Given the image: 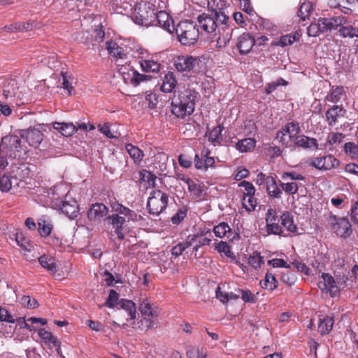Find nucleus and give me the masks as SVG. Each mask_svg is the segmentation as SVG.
Here are the masks:
<instances>
[{
    "instance_id": "obj_9",
    "label": "nucleus",
    "mask_w": 358,
    "mask_h": 358,
    "mask_svg": "<svg viewBox=\"0 0 358 358\" xmlns=\"http://www.w3.org/2000/svg\"><path fill=\"white\" fill-rule=\"evenodd\" d=\"M196 64H198L197 59L188 55L178 56L174 62L176 70L182 73L194 71Z\"/></svg>"
},
{
    "instance_id": "obj_45",
    "label": "nucleus",
    "mask_w": 358,
    "mask_h": 358,
    "mask_svg": "<svg viewBox=\"0 0 358 358\" xmlns=\"http://www.w3.org/2000/svg\"><path fill=\"white\" fill-rule=\"evenodd\" d=\"M324 166L323 170H331L338 166L340 162L334 156L329 155L323 157Z\"/></svg>"
},
{
    "instance_id": "obj_54",
    "label": "nucleus",
    "mask_w": 358,
    "mask_h": 358,
    "mask_svg": "<svg viewBox=\"0 0 358 358\" xmlns=\"http://www.w3.org/2000/svg\"><path fill=\"white\" fill-rule=\"evenodd\" d=\"M345 152L352 158H358V145L352 142H348L344 145Z\"/></svg>"
},
{
    "instance_id": "obj_50",
    "label": "nucleus",
    "mask_w": 358,
    "mask_h": 358,
    "mask_svg": "<svg viewBox=\"0 0 358 358\" xmlns=\"http://www.w3.org/2000/svg\"><path fill=\"white\" fill-rule=\"evenodd\" d=\"M21 304L27 308L34 309L39 306L38 302L34 298L24 295L20 299Z\"/></svg>"
},
{
    "instance_id": "obj_18",
    "label": "nucleus",
    "mask_w": 358,
    "mask_h": 358,
    "mask_svg": "<svg viewBox=\"0 0 358 358\" xmlns=\"http://www.w3.org/2000/svg\"><path fill=\"white\" fill-rule=\"evenodd\" d=\"M59 208L62 213L71 220L77 217L79 214L77 201L73 199L67 200L66 197L65 199L61 202Z\"/></svg>"
},
{
    "instance_id": "obj_59",
    "label": "nucleus",
    "mask_w": 358,
    "mask_h": 358,
    "mask_svg": "<svg viewBox=\"0 0 358 358\" xmlns=\"http://www.w3.org/2000/svg\"><path fill=\"white\" fill-rule=\"evenodd\" d=\"M119 294L114 289H110L109 296L104 306L108 308H113L119 301Z\"/></svg>"
},
{
    "instance_id": "obj_1",
    "label": "nucleus",
    "mask_w": 358,
    "mask_h": 358,
    "mask_svg": "<svg viewBox=\"0 0 358 358\" xmlns=\"http://www.w3.org/2000/svg\"><path fill=\"white\" fill-rule=\"evenodd\" d=\"M174 31L178 41L183 45H194L199 39V31L196 24L190 20L180 22Z\"/></svg>"
},
{
    "instance_id": "obj_58",
    "label": "nucleus",
    "mask_w": 358,
    "mask_h": 358,
    "mask_svg": "<svg viewBox=\"0 0 358 358\" xmlns=\"http://www.w3.org/2000/svg\"><path fill=\"white\" fill-rule=\"evenodd\" d=\"M38 230L41 236L46 237L49 236L52 231V225L45 220H40L38 222Z\"/></svg>"
},
{
    "instance_id": "obj_5",
    "label": "nucleus",
    "mask_w": 358,
    "mask_h": 358,
    "mask_svg": "<svg viewBox=\"0 0 358 358\" xmlns=\"http://www.w3.org/2000/svg\"><path fill=\"white\" fill-rule=\"evenodd\" d=\"M3 96L9 103H15L17 105L23 103L22 101L23 92L20 89L17 82L12 79L3 86Z\"/></svg>"
},
{
    "instance_id": "obj_41",
    "label": "nucleus",
    "mask_w": 358,
    "mask_h": 358,
    "mask_svg": "<svg viewBox=\"0 0 358 358\" xmlns=\"http://www.w3.org/2000/svg\"><path fill=\"white\" fill-rule=\"evenodd\" d=\"M224 127L222 125H218L217 127H214L208 134V140L213 143H221L222 139V131Z\"/></svg>"
},
{
    "instance_id": "obj_6",
    "label": "nucleus",
    "mask_w": 358,
    "mask_h": 358,
    "mask_svg": "<svg viewBox=\"0 0 358 358\" xmlns=\"http://www.w3.org/2000/svg\"><path fill=\"white\" fill-rule=\"evenodd\" d=\"M117 305L122 309L118 313L120 322H123L122 318H124L126 322L135 320L136 307L132 301L122 299L118 301Z\"/></svg>"
},
{
    "instance_id": "obj_28",
    "label": "nucleus",
    "mask_w": 358,
    "mask_h": 358,
    "mask_svg": "<svg viewBox=\"0 0 358 358\" xmlns=\"http://www.w3.org/2000/svg\"><path fill=\"white\" fill-rule=\"evenodd\" d=\"M172 113L177 117L184 118L187 115H190L194 113V110L190 108L186 107V105L182 103L172 102L171 104Z\"/></svg>"
},
{
    "instance_id": "obj_35",
    "label": "nucleus",
    "mask_w": 358,
    "mask_h": 358,
    "mask_svg": "<svg viewBox=\"0 0 358 358\" xmlns=\"http://www.w3.org/2000/svg\"><path fill=\"white\" fill-rule=\"evenodd\" d=\"M38 262L42 267L48 271L53 273L57 271V264L55 263V259L53 257L44 255L39 257Z\"/></svg>"
},
{
    "instance_id": "obj_31",
    "label": "nucleus",
    "mask_w": 358,
    "mask_h": 358,
    "mask_svg": "<svg viewBox=\"0 0 358 358\" xmlns=\"http://www.w3.org/2000/svg\"><path fill=\"white\" fill-rule=\"evenodd\" d=\"M338 32L343 38L348 37L352 38L354 37H358V28L349 24L348 21L346 24L341 25Z\"/></svg>"
},
{
    "instance_id": "obj_8",
    "label": "nucleus",
    "mask_w": 358,
    "mask_h": 358,
    "mask_svg": "<svg viewBox=\"0 0 358 358\" xmlns=\"http://www.w3.org/2000/svg\"><path fill=\"white\" fill-rule=\"evenodd\" d=\"M335 223L332 224V229L340 237L347 238L350 236L352 233L351 224L348 219L345 217H334Z\"/></svg>"
},
{
    "instance_id": "obj_10",
    "label": "nucleus",
    "mask_w": 358,
    "mask_h": 358,
    "mask_svg": "<svg viewBox=\"0 0 358 358\" xmlns=\"http://www.w3.org/2000/svg\"><path fill=\"white\" fill-rule=\"evenodd\" d=\"M322 280L318 282V287L322 292L329 293L334 297L339 292V288L336 280L330 274L323 273L322 274Z\"/></svg>"
},
{
    "instance_id": "obj_46",
    "label": "nucleus",
    "mask_w": 358,
    "mask_h": 358,
    "mask_svg": "<svg viewBox=\"0 0 358 358\" xmlns=\"http://www.w3.org/2000/svg\"><path fill=\"white\" fill-rule=\"evenodd\" d=\"M343 93V87H336V88H332L329 94L326 96V99L332 103H337L341 99V96Z\"/></svg>"
},
{
    "instance_id": "obj_63",
    "label": "nucleus",
    "mask_w": 358,
    "mask_h": 358,
    "mask_svg": "<svg viewBox=\"0 0 358 358\" xmlns=\"http://www.w3.org/2000/svg\"><path fill=\"white\" fill-rule=\"evenodd\" d=\"M37 27V23L34 21H29L27 22H18L17 31H29L33 30Z\"/></svg>"
},
{
    "instance_id": "obj_27",
    "label": "nucleus",
    "mask_w": 358,
    "mask_h": 358,
    "mask_svg": "<svg viewBox=\"0 0 358 358\" xmlns=\"http://www.w3.org/2000/svg\"><path fill=\"white\" fill-rule=\"evenodd\" d=\"M125 148L130 157L133 159L134 162L136 165H139L141 163L143 158L144 157V153L143 150L131 143L126 144Z\"/></svg>"
},
{
    "instance_id": "obj_30",
    "label": "nucleus",
    "mask_w": 358,
    "mask_h": 358,
    "mask_svg": "<svg viewBox=\"0 0 358 358\" xmlns=\"http://www.w3.org/2000/svg\"><path fill=\"white\" fill-rule=\"evenodd\" d=\"M281 224L289 231L297 233V227L294 223L293 216L289 212H285L280 216Z\"/></svg>"
},
{
    "instance_id": "obj_52",
    "label": "nucleus",
    "mask_w": 358,
    "mask_h": 358,
    "mask_svg": "<svg viewBox=\"0 0 358 358\" xmlns=\"http://www.w3.org/2000/svg\"><path fill=\"white\" fill-rule=\"evenodd\" d=\"M280 185L286 193L290 195L295 194L299 189V185L296 182H281Z\"/></svg>"
},
{
    "instance_id": "obj_44",
    "label": "nucleus",
    "mask_w": 358,
    "mask_h": 358,
    "mask_svg": "<svg viewBox=\"0 0 358 358\" xmlns=\"http://www.w3.org/2000/svg\"><path fill=\"white\" fill-rule=\"evenodd\" d=\"M106 48L109 53L113 56L122 58V56L124 55L123 50L122 48L118 46L117 43L113 41H107Z\"/></svg>"
},
{
    "instance_id": "obj_20",
    "label": "nucleus",
    "mask_w": 358,
    "mask_h": 358,
    "mask_svg": "<svg viewBox=\"0 0 358 358\" xmlns=\"http://www.w3.org/2000/svg\"><path fill=\"white\" fill-rule=\"evenodd\" d=\"M108 213V208L103 203H95L87 211V217L91 221L100 220L106 216Z\"/></svg>"
},
{
    "instance_id": "obj_33",
    "label": "nucleus",
    "mask_w": 358,
    "mask_h": 358,
    "mask_svg": "<svg viewBox=\"0 0 358 358\" xmlns=\"http://www.w3.org/2000/svg\"><path fill=\"white\" fill-rule=\"evenodd\" d=\"M260 285L263 289L273 291L277 288L278 281L274 274L268 271L264 279L260 281Z\"/></svg>"
},
{
    "instance_id": "obj_26",
    "label": "nucleus",
    "mask_w": 358,
    "mask_h": 358,
    "mask_svg": "<svg viewBox=\"0 0 358 358\" xmlns=\"http://www.w3.org/2000/svg\"><path fill=\"white\" fill-rule=\"evenodd\" d=\"M345 110L338 106H333L329 108L325 113L328 124L331 127L335 125L337 122V118L341 115L343 116Z\"/></svg>"
},
{
    "instance_id": "obj_23",
    "label": "nucleus",
    "mask_w": 358,
    "mask_h": 358,
    "mask_svg": "<svg viewBox=\"0 0 358 358\" xmlns=\"http://www.w3.org/2000/svg\"><path fill=\"white\" fill-rule=\"evenodd\" d=\"M122 76L126 83H129L134 86L138 85L141 82L151 79L150 76L139 73L137 71H131V73H122Z\"/></svg>"
},
{
    "instance_id": "obj_47",
    "label": "nucleus",
    "mask_w": 358,
    "mask_h": 358,
    "mask_svg": "<svg viewBox=\"0 0 358 358\" xmlns=\"http://www.w3.org/2000/svg\"><path fill=\"white\" fill-rule=\"evenodd\" d=\"M255 195H243V205L247 211H252L255 210L257 205V199L254 196Z\"/></svg>"
},
{
    "instance_id": "obj_55",
    "label": "nucleus",
    "mask_w": 358,
    "mask_h": 358,
    "mask_svg": "<svg viewBox=\"0 0 358 358\" xmlns=\"http://www.w3.org/2000/svg\"><path fill=\"white\" fill-rule=\"evenodd\" d=\"M248 264L255 269L259 268L264 264L263 257L258 252H255L249 257Z\"/></svg>"
},
{
    "instance_id": "obj_2",
    "label": "nucleus",
    "mask_w": 358,
    "mask_h": 358,
    "mask_svg": "<svg viewBox=\"0 0 358 358\" xmlns=\"http://www.w3.org/2000/svg\"><path fill=\"white\" fill-rule=\"evenodd\" d=\"M132 18L137 24L145 27L152 26L156 19L155 6L150 2L138 3L135 6Z\"/></svg>"
},
{
    "instance_id": "obj_15",
    "label": "nucleus",
    "mask_w": 358,
    "mask_h": 358,
    "mask_svg": "<svg viewBox=\"0 0 358 358\" xmlns=\"http://www.w3.org/2000/svg\"><path fill=\"white\" fill-rule=\"evenodd\" d=\"M319 22H321L322 30L324 32L336 29L341 25L346 24L347 18L344 16H336L332 17H320Z\"/></svg>"
},
{
    "instance_id": "obj_43",
    "label": "nucleus",
    "mask_w": 358,
    "mask_h": 358,
    "mask_svg": "<svg viewBox=\"0 0 358 358\" xmlns=\"http://www.w3.org/2000/svg\"><path fill=\"white\" fill-rule=\"evenodd\" d=\"M312 11V4L310 1H306L301 4L298 12L297 15L300 17L303 21L306 20V18H308L310 13Z\"/></svg>"
},
{
    "instance_id": "obj_57",
    "label": "nucleus",
    "mask_w": 358,
    "mask_h": 358,
    "mask_svg": "<svg viewBox=\"0 0 358 358\" xmlns=\"http://www.w3.org/2000/svg\"><path fill=\"white\" fill-rule=\"evenodd\" d=\"M213 15L215 17V22H220L222 27H224L225 29L226 26L230 27L229 24H228L229 17L222 10L214 13Z\"/></svg>"
},
{
    "instance_id": "obj_36",
    "label": "nucleus",
    "mask_w": 358,
    "mask_h": 358,
    "mask_svg": "<svg viewBox=\"0 0 358 358\" xmlns=\"http://www.w3.org/2000/svg\"><path fill=\"white\" fill-rule=\"evenodd\" d=\"M156 178L157 176L149 171L143 169L139 171V180L148 184L146 188L150 187H154L155 186Z\"/></svg>"
},
{
    "instance_id": "obj_4",
    "label": "nucleus",
    "mask_w": 358,
    "mask_h": 358,
    "mask_svg": "<svg viewBox=\"0 0 358 358\" xmlns=\"http://www.w3.org/2000/svg\"><path fill=\"white\" fill-rule=\"evenodd\" d=\"M168 196L160 190H153L147 203L150 214L159 215L167 206Z\"/></svg>"
},
{
    "instance_id": "obj_12",
    "label": "nucleus",
    "mask_w": 358,
    "mask_h": 358,
    "mask_svg": "<svg viewBox=\"0 0 358 358\" xmlns=\"http://www.w3.org/2000/svg\"><path fill=\"white\" fill-rule=\"evenodd\" d=\"M104 224L111 225L115 229V232L117 236V238L123 240L124 235L122 233V225L125 222L124 217L120 216L117 213H113L106 217L103 220Z\"/></svg>"
},
{
    "instance_id": "obj_21",
    "label": "nucleus",
    "mask_w": 358,
    "mask_h": 358,
    "mask_svg": "<svg viewBox=\"0 0 358 358\" xmlns=\"http://www.w3.org/2000/svg\"><path fill=\"white\" fill-rule=\"evenodd\" d=\"M234 29L226 26L224 27H218L219 36L217 38L216 47L219 49L224 48L230 41Z\"/></svg>"
},
{
    "instance_id": "obj_64",
    "label": "nucleus",
    "mask_w": 358,
    "mask_h": 358,
    "mask_svg": "<svg viewBox=\"0 0 358 358\" xmlns=\"http://www.w3.org/2000/svg\"><path fill=\"white\" fill-rule=\"evenodd\" d=\"M280 279L283 283L287 284L289 287L294 285L296 280L295 275L289 272L282 273Z\"/></svg>"
},
{
    "instance_id": "obj_61",
    "label": "nucleus",
    "mask_w": 358,
    "mask_h": 358,
    "mask_svg": "<svg viewBox=\"0 0 358 358\" xmlns=\"http://www.w3.org/2000/svg\"><path fill=\"white\" fill-rule=\"evenodd\" d=\"M187 209L186 208H180L178 212L171 217V222L174 224H180L186 217Z\"/></svg>"
},
{
    "instance_id": "obj_40",
    "label": "nucleus",
    "mask_w": 358,
    "mask_h": 358,
    "mask_svg": "<svg viewBox=\"0 0 358 358\" xmlns=\"http://www.w3.org/2000/svg\"><path fill=\"white\" fill-rule=\"evenodd\" d=\"M155 317H142L138 322V328L143 331H148L154 328L157 325Z\"/></svg>"
},
{
    "instance_id": "obj_53",
    "label": "nucleus",
    "mask_w": 358,
    "mask_h": 358,
    "mask_svg": "<svg viewBox=\"0 0 358 358\" xmlns=\"http://www.w3.org/2000/svg\"><path fill=\"white\" fill-rule=\"evenodd\" d=\"M215 249L219 252H223L227 257L235 259L234 254L231 252L229 245L226 242L220 241L215 246Z\"/></svg>"
},
{
    "instance_id": "obj_3",
    "label": "nucleus",
    "mask_w": 358,
    "mask_h": 358,
    "mask_svg": "<svg viewBox=\"0 0 358 358\" xmlns=\"http://www.w3.org/2000/svg\"><path fill=\"white\" fill-rule=\"evenodd\" d=\"M0 150L12 158L21 157L22 148L20 137L15 135H8L1 138Z\"/></svg>"
},
{
    "instance_id": "obj_38",
    "label": "nucleus",
    "mask_w": 358,
    "mask_h": 358,
    "mask_svg": "<svg viewBox=\"0 0 358 358\" xmlns=\"http://www.w3.org/2000/svg\"><path fill=\"white\" fill-rule=\"evenodd\" d=\"M142 70L145 72H158L160 69V64L154 60H141L140 62Z\"/></svg>"
},
{
    "instance_id": "obj_22",
    "label": "nucleus",
    "mask_w": 358,
    "mask_h": 358,
    "mask_svg": "<svg viewBox=\"0 0 358 358\" xmlns=\"http://www.w3.org/2000/svg\"><path fill=\"white\" fill-rule=\"evenodd\" d=\"M292 146L301 147L303 148H318L317 141L314 138H310L305 135H299L292 139Z\"/></svg>"
},
{
    "instance_id": "obj_32",
    "label": "nucleus",
    "mask_w": 358,
    "mask_h": 358,
    "mask_svg": "<svg viewBox=\"0 0 358 358\" xmlns=\"http://www.w3.org/2000/svg\"><path fill=\"white\" fill-rule=\"evenodd\" d=\"M334 321L332 317L325 316L320 319L318 331L322 335L328 334L332 329Z\"/></svg>"
},
{
    "instance_id": "obj_62",
    "label": "nucleus",
    "mask_w": 358,
    "mask_h": 358,
    "mask_svg": "<svg viewBox=\"0 0 358 358\" xmlns=\"http://www.w3.org/2000/svg\"><path fill=\"white\" fill-rule=\"evenodd\" d=\"M111 207L112 210L115 211L117 214L120 213L124 215L131 216V214L132 213V210L118 203H114L113 204L111 205Z\"/></svg>"
},
{
    "instance_id": "obj_13",
    "label": "nucleus",
    "mask_w": 358,
    "mask_h": 358,
    "mask_svg": "<svg viewBox=\"0 0 358 358\" xmlns=\"http://www.w3.org/2000/svg\"><path fill=\"white\" fill-rule=\"evenodd\" d=\"M197 96L198 93L195 90L187 88L179 92L178 99L176 101V103H184L186 105V107L188 106V108L194 111Z\"/></svg>"
},
{
    "instance_id": "obj_24",
    "label": "nucleus",
    "mask_w": 358,
    "mask_h": 358,
    "mask_svg": "<svg viewBox=\"0 0 358 358\" xmlns=\"http://www.w3.org/2000/svg\"><path fill=\"white\" fill-rule=\"evenodd\" d=\"M156 309L157 308L154 304L151 303L147 299H143L138 306V310L142 317H157V312Z\"/></svg>"
},
{
    "instance_id": "obj_34",
    "label": "nucleus",
    "mask_w": 358,
    "mask_h": 358,
    "mask_svg": "<svg viewBox=\"0 0 358 358\" xmlns=\"http://www.w3.org/2000/svg\"><path fill=\"white\" fill-rule=\"evenodd\" d=\"M256 145V141L253 138H246L238 141L236 148L241 152H246L252 150Z\"/></svg>"
},
{
    "instance_id": "obj_49",
    "label": "nucleus",
    "mask_w": 358,
    "mask_h": 358,
    "mask_svg": "<svg viewBox=\"0 0 358 358\" xmlns=\"http://www.w3.org/2000/svg\"><path fill=\"white\" fill-rule=\"evenodd\" d=\"M185 182L188 185V189L190 192L193 193L194 196L196 197H200L202 193V189L200 185L194 182L192 179L187 178V179H184Z\"/></svg>"
},
{
    "instance_id": "obj_17",
    "label": "nucleus",
    "mask_w": 358,
    "mask_h": 358,
    "mask_svg": "<svg viewBox=\"0 0 358 358\" xmlns=\"http://www.w3.org/2000/svg\"><path fill=\"white\" fill-rule=\"evenodd\" d=\"M29 168L25 164H20L12 168V178L16 182L17 186L24 187L26 182L24 179L29 174Z\"/></svg>"
},
{
    "instance_id": "obj_19",
    "label": "nucleus",
    "mask_w": 358,
    "mask_h": 358,
    "mask_svg": "<svg viewBox=\"0 0 358 358\" xmlns=\"http://www.w3.org/2000/svg\"><path fill=\"white\" fill-rule=\"evenodd\" d=\"M159 25L163 27L165 30L169 33H173L175 27L173 24V21L171 20L169 14L165 11H157L156 8V19L155 24L152 26Z\"/></svg>"
},
{
    "instance_id": "obj_60",
    "label": "nucleus",
    "mask_w": 358,
    "mask_h": 358,
    "mask_svg": "<svg viewBox=\"0 0 358 358\" xmlns=\"http://www.w3.org/2000/svg\"><path fill=\"white\" fill-rule=\"evenodd\" d=\"M224 6V1L222 0H208V7L211 13L222 10Z\"/></svg>"
},
{
    "instance_id": "obj_48",
    "label": "nucleus",
    "mask_w": 358,
    "mask_h": 358,
    "mask_svg": "<svg viewBox=\"0 0 358 358\" xmlns=\"http://www.w3.org/2000/svg\"><path fill=\"white\" fill-rule=\"evenodd\" d=\"M237 292L240 294V296L245 303H255L257 301V296L249 289H238Z\"/></svg>"
},
{
    "instance_id": "obj_42",
    "label": "nucleus",
    "mask_w": 358,
    "mask_h": 358,
    "mask_svg": "<svg viewBox=\"0 0 358 358\" xmlns=\"http://www.w3.org/2000/svg\"><path fill=\"white\" fill-rule=\"evenodd\" d=\"M16 185V182L13 179L12 176L10 177L3 175L0 177V189L1 192H7L12 187Z\"/></svg>"
},
{
    "instance_id": "obj_14",
    "label": "nucleus",
    "mask_w": 358,
    "mask_h": 358,
    "mask_svg": "<svg viewBox=\"0 0 358 358\" xmlns=\"http://www.w3.org/2000/svg\"><path fill=\"white\" fill-rule=\"evenodd\" d=\"M255 45V38L250 33L245 32L238 37L237 48L241 55L249 53Z\"/></svg>"
},
{
    "instance_id": "obj_56",
    "label": "nucleus",
    "mask_w": 358,
    "mask_h": 358,
    "mask_svg": "<svg viewBox=\"0 0 358 358\" xmlns=\"http://www.w3.org/2000/svg\"><path fill=\"white\" fill-rule=\"evenodd\" d=\"M287 85V82L282 78H279L276 81L268 83L266 87V93L270 94L279 86H285Z\"/></svg>"
},
{
    "instance_id": "obj_11",
    "label": "nucleus",
    "mask_w": 358,
    "mask_h": 358,
    "mask_svg": "<svg viewBox=\"0 0 358 358\" xmlns=\"http://www.w3.org/2000/svg\"><path fill=\"white\" fill-rule=\"evenodd\" d=\"M20 137L25 138L30 146L37 148L43 139V133L38 129L29 128L21 130Z\"/></svg>"
},
{
    "instance_id": "obj_37",
    "label": "nucleus",
    "mask_w": 358,
    "mask_h": 358,
    "mask_svg": "<svg viewBox=\"0 0 358 358\" xmlns=\"http://www.w3.org/2000/svg\"><path fill=\"white\" fill-rule=\"evenodd\" d=\"M38 336L45 342L52 343L55 347H57V352L59 353L60 342L57 338L52 336V333L44 329H40L38 330Z\"/></svg>"
},
{
    "instance_id": "obj_39",
    "label": "nucleus",
    "mask_w": 358,
    "mask_h": 358,
    "mask_svg": "<svg viewBox=\"0 0 358 358\" xmlns=\"http://www.w3.org/2000/svg\"><path fill=\"white\" fill-rule=\"evenodd\" d=\"M213 231L216 236L219 238H222L224 236H227L229 238L230 234H231V229L227 223L222 222L218 225L214 227Z\"/></svg>"
},
{
    "instance_id": "obj_51",
    "label": "nucleus",
    "mask_w": 358,
    "mask_h": 358,
    "mask_svg": "<svg viewBox=\"0 0 358 358\" xmlns=\"http://www.w3.org/2000/svg\"><path fill=\"white\" fill-rule=\"evenodd\" d=\"M322 29L321 22L318 20L317 23L310 24L308 27L307 34L309 36L316 37L324 32Z\"/></svg>"
},
{
    "instance_id": "obj_7",
    "label": "nucleus",
    "mask_w": 358,
    "mask_h": 358,
    "mask_svg": "<svg viewBox=\"0 0 358 358\" xmlns=\"http://www.w3.org/2000/svg\"><path fill=\"white\" fill-rule=\"evenodd\" d=\"M266 231L268 234L281 235L282 227L279 225L280 219L277 216L276 210L269 208L266 214Z\"/></svg>"
},
{
    "instance_id": "obj_16",
    "label": "nucleus",
    "mask_w": 358,
    "mask_h": 358,
    "mask_svg": "<svg viewBox=\"0 0 358 358\" xmlns=\"http://www.w3.org/2000/svg\"><path fill=\"white\" fill-rule=\"evenodd\" d=\"M197 20L202 30L207 33H212L218 27L217 23L215 22L212 13H202L199 15Z\"/></svg>"
},
{
    "instance_id": "obj_29",
    "label": "nucleus",
    "mask_w": 358,
    "mask_h": 358,
    "mask_svg": "<svg viewBox=\"0 0 358 358\" xmlns=\"http://www.w3.org/2000/svg\"><path fill=\"white\" fill-rule=\"evenodd\" d=\"M177 80L173 72H168L165 74L161 90L164 92H171L176 87Z\"/></svg>"
},
{
    "instance_id": "obj_25",
    "label": "nucleus",
    "mask_w": 358,
    "mask_h": 358,
    "mask_svg": "<svg viewBox=\"0 0 358 358\" xmlns=\"http://www.w3.org/2000/svg\"><path fill=\"white\" fill-rule=\"evenodd\" d=\"M53 128L66 137L72 136L78 130L77 127L71 122H55L53 123Z\"/></svg>"
}]
</instances>
